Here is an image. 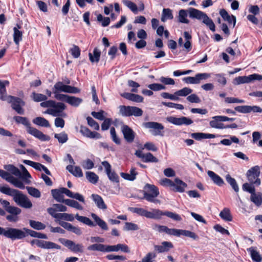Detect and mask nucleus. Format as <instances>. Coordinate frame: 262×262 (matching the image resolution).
I'll use <instances>...</instances> for the list:
<instances>
[{
	"instance_id": "f257e3e1",
	"label": "nucleus",
	"mask_w": 262,
	"mask_h": 262,
	"mask_svg": "<svg viewBox=\"0 0 262 262\" xmlns=\"http://www.w3.org/2000/svg\"><path fill=\"white\" fill-rule=\"evenodd\" d=\"M128 210L132 212L148 219L159 220L162 215H166L174 221H180L182 220V217L178 214L170 211L163 212L158 209H151V211H149L142 208L129 207Z\"/></svg>"
},
{
	"instance_id": "f03ea898",
	"label": "nucleus",
	"mask_w": 262,
	"mask_h": 262,
	"mask_svg": "<svg viewBox=\"0 0 262 262\" xmlns=\"http://www.w3.org/2000/svg\"><path fill=\"white\" fill-rule=\"evenodd\" d=\"M7 80H0V99L12 103V107L18 114L23 115L24 110L21 107L25 104V102L20 98L12 96H7L6 94V86L9 84Z\"/></svg>"
},
{
	"instance_id": "7ed1b4c3",
	"label": "nucleus",
	"mask_w": 262,
	"mask_h": 262,
	"mask_svg": "<svg viewBox=\"0 0 262 262\" xmlns=\"http://www.w3.org/2000/svg\"><path fill=\"white\" fill-rule=\"evenodd\" d=\"M13 119L18 123L24 125L26 127V130L28 134L39 139L41 141H49L50 137L37 129L31 126V124L27 118L21 116H14Z\"/></svg>"
},
{
	"instance_id": "20e7f679",
	"label": "nucleus",
	"mask_w": 262,
	"mask_h": 262,
	"mask_svg": "<svg viewBox=\"0 0 262 262\" xmlns=\"http://www.w3.org/2000/svg\"><path fill=\"white\" fill-rule=\"evenodd\" d=\"M189 16L192 18H196L198 20H203V23L208 26L210 30L215 31V26L212 20L206 14L198 9L190 8L188 10Z\"/></svg>"
},
{
	"instance_id": "39448f33",
	"label": "nucleus",
	"mask_w": 262,
	"mask_h": 262,
	"mask_svg": "<svg viewBox=\"0 0 262 262\" xmlns=\"http://www.w3.org/2000/svg\"><path fill=\"white\" fill-rule=\"evenodd\" d=\"M91 216L95 222L96 224H94L89 218L85 216H80L78 214H76L75 218L78 221L90 227H94L96 225H97L102 230H107L108 229L106 223L97 215L93 213L91 214Z\"/></svg>"
},
{
	"instance_id": "423d86ee",
	"label": "nucleus",
	"mask_w": 262,
	"mask_h": 262,
	"mask_svg": "<svg viewBox=\"0 0 262 262\" xmlns=\"http://www.w3.org/2000/svg\"><path fill=\"white\" fill-rule=\"evenodd\" d=\"M0 235H3L12 240L21 239L26 237V233L23 229L21 230L13 228H3L1 227H0Z\"/></svg>"
},
{
	"instance_id": "0eeeda50",
	"label": "nucleus",
	"mask_w": 262,
	"mask_h": 262,
	"mask_svg": "<svg viewBox=\"0 0 262 262\" xmlns=\"http://www.w3.org/2000/svg\"><path fill=\"white\" fill-rule=\"evenodd\" d=\"M159 194L158 188L155 185L146 184L144 187L143 199L148 202L160 203L155 198Z\"/></svg>"
},
{
	"instance_id": "6e6552de",
	"label": "nucleus",
	"mask_w": 262,
	"mask_h": 262,
	"mask_svg": "<svg viewBox=\"0 0 262 262\" xmlns=\"http://www.w3.org/2000/svg\"><path fill=\"white\" fill-rule=\"evenodd\" d=\"M119 109L120 114L123 116L140 117L143 114V111L140 108L136 106L120 105Z\"/></svg>"
},
{
	"instance_id": "1a4fd4ad",
	"label": "nucleus",
	"mask_w": 262,
	"mask_h": 262,
	"mask_svg": "<svg viewBox=\"0 0 262 262\" xmlns=\"http://www.w3.org/2000/svg\"><path fill=\"white\" fill-rule=\"evenodd\" d=\"M13 199L18 206L23 208L30 209L32 207V203L29 198L19 190L17 191Z\"/></svg>"
},
{
	"instance_id": "9d476101",
	"label": "nucleus",
	"mask_w": 262,
	"mask_h": 262,
	"mask_svg": "<svg viewBox=\"0 0 262 262\" xmlns=\"http://www.w3.org/2000/svg\"><path fill=\"white\" fill-rule=\"evenodd\" d=\"M144 126L148 129H149L150 133L155 136H163L164 134L163 130L164 129V126L160 123L156 122H147L143 124Z\"/></svg>"
},
{
	"instance_id": "9b49d317",
	"label": "nucleus",
	"mask_w": 262,
	"mask_h": 262,
	"mask_svg": "<svg viewBox=\"0 0 262 262\" xmlns=\"http://www.w3.org/2000/svg\"><path fill=\"white\" fill-rule=\"evenodd\" d=\"M66 108V106L64 103L55 102L54 106L52 108H48L45 113L54 117L60 116L65 118L67 117V114L62 112Z\"/></svg>"
},
{
	"instance_id": "f8f14e48",
	"label": "nucleus",
	"mask_w": 262,
	"mask_h": 262,
	"mask_svg": "<svg viewBox=\"0 0 262 262\" xmlns=\"http://www.w3.org/2000/svg\"><path fill=\"white\" fill-rule=\"evenodd\" d=\"M53 91L64 92L71 94H76L80 92V89L76 87L64 84L62 82H56L53 87Z\"/></svg>"
},
{
	"instance_id": "ddd939ff",
	"label": "nucleus",
	"mask_w": 262,
	"mask_h": 262,
	"mask_svg": "<svg viewBox=\"0 0 262 262\" xmlns=\"http://www.w3.org/2000/svg\"><path fill=\"white\" fill-rule=\"evenodd\" d=\"M260 174L259 166H255L251 168L247 172V177L249 181L257 186L260 184V180L258 178Z\"/></svg>"
},
{
	"instance_id": "4468645a",
	"label": "nucleus",
	"mask_w": 262,
	"mask_h": 262,
	"mask_svg": "<svg viewBox=\"0 0 262 262\" xmlns=\"http://www.w3.org/2000/svg\"><path fill=\"white\" fill-rule=\"evenodd\" d=\"M60 242L69 249L74 252L82 253L83 246L82 244H76L73 241L64 238H60Z\"/></svg>"
},
{
	"instance_id": "2eb2a0df",
	"label": "nucleus",
	"mask_w": 262,
	"mask_h": 262,
	"mask_svg": "<svg viewBox=\"0 0 262 262\" xmlns=\"http://www.w3.org/2000/svg\"><path fill=\"white\" fill-rule=\"evenodd\" d=\"M211 74L207 73H198L194 77H187L183 78V80L186 83L199 84L201 80H206L209 78Z\"/></svg>"
},
{
	"instance_id": "dca6fc26",
	"label": "nucleus",
	"mask_w": 262,
	"mask_h": 262,
	"mask_svg": "<svg viewBox=\"0 0 262 262\" xmlns=\"http://www.w3.org/2000/svg\"><path fill=\"white\" fill-rule=\"evenodd\" d=\"M166 120L176 125H189L193 123V121L191 119L186 117L177 118L173 116H169L166 118Z\"/></svg>"
},
{
	"instance_id": "f3484780",
	"label": "nucleus",
	"mask_w": 262,
	"mask_h": 262,
	"mask_svg": "<svg viewBox=\"0 0 262 262\" xmlns=\"http://www.w3.org/2000/svg\"><path fill=\"white\" fill-rule=\"evenodd\" d=\"M121 129L125 140L128 143L133 142L135 137V133L133 129L125 124L121 126Z\"/></svg>"
},
{
	"instance_id": "a211bd4d",
	"label": "nucleus",
	"mask_w": 262,
	"mask_h": 262,
	"mask_svg": "<svg viewBox=\"0 0 262 262\" xmlns=\"http://www.w3.org/2000/svg\"><path fill=\"white\" fill-rule=\"evenodd\" d=\"M184 37L185 42L183 43V38L180 37L178 40V44L180 46H183L187 52H189L192 49L191 42L192 36L188 32L185 31L184 32Z\"/></svg>"
},
{
	"instance_id": "6ab92c4d",
	"label": "nucleus",
	"mask_w": 262,
	"mask_h": 262,
	"mask_svg": "<svg viewBox=\"0 0 262 262\" xmlns=\"http://www.w3.org/2000/svg\"><path fill=\"white\" fill-rule=\"evenodd\" d=\"M7 212L10 214L6 216V219L11 222L15 223L18 221V215L21 213V209L17 207L9 208Z\"/></svg>"
},
{
	"instance_id": "aec40b11",
	"label": "nucleus",
	"mask_w": 262,
	"mask_h": 262,
	"mask_svg": "<svg viewBox=\"0 0 262 262\" xmlns=\"http://www.w3.org/2000/svg\"><path fill=\"white\" fill-rule=\"evenodd\" d=\"M80 133L84 137L91 139H100L101 138V135L96 132H92L88 127L81 126L80 127Z\"/></svg>"
},
{
	"instance_id": "412c9836",
	"label": "nucleus",
	"mask_w": 262,
	"mask_h": 262,
	"mask_svg": "<svg viewBox=\"0 0 262 262\" xmlns=\"http://www.w3.org/2000/svg\"><path fill=\"white\" fill-rule=\"evenodd\" d=\"M119 250L125 253L129 252V249L127 246L124 244H119L116 245H106V252H117Z\"/></svg>"
},
{
	"instance_id": "4be33fe9",
	"label": "nucleus",
	"mask_w": 262,
	"mask_h": 262,
	"mask_svg": "<svg viewBox=\"0 0 262 262\" xmlns=\"http://www.w3.org/2000/svg\"><path fill=\"white\" fill-rule=\"evenodd\" d=\"M121 96L130 101L135 102H142L143 101V97L139 95L135 94L130 93H124L121 94Z\"/></svg>"
},
{
	"instance_id": "5701e85b",
	"label": "nucleus",
	"mask_w": 262,
	"mask_h": 262,
	"mask_svg": "<svg viewBox=\"0 0 262 262\" xmlns=\"http://www.w3.org/2000/svg\"><path fill=\"white\" fill-rule=\"evenodd\" d=\"M91 198L98 208L102 210H105L107 208V206L101 196L96 194H92Z\"/></svg>"
},
{
	"instance_id": "b1692460",
	"label": "nucleus",
	"mask_w": 262,
	"mask_h": 262,
	"mask_svg": "<svg viewBox=\"0 0 262 262\" xmlns=\"http://www.w3.org/2000/svg\"><path fill=\"white\" fill-rule=\"evenodd\" d=\"M62 190L63 194H65L69 198H73L78 200L81 202H84V197L79 193H73L71 191L68 189L64 187H62Z\"/></svg>"
},
{
	"instance_id": "393cba45",
	"label": "nucleus",
	"mask_w": 262,
	"mask_h": 262,
	"mask_svg": "<svg viewBox=\"0 0 262 262\" xmlns=\"http://www.w3.org/2000/svg\"><path fill=\"white\" fill-rule=\"evenodd\" d=\"M173 247L172 244L169 242H163L161 245H156L155 246V249L159 253L168 252L170 249Z\"/></svg>"
},
{
	"instance_id": "a878e982",
	"label": "nucleus",
	"mask_w": 262,
	"mask_h": 262,
	"mask_svg": "<svg viewBox=\"0 0 262 262\" xmlns=\"http://www.w3.org/2000/svg\"><path fill=\"white\" fill-rule=\"evenodd\" d=\"M174 185L172 186V187H173V190L177 192H183L185 191V188L187 186L186 183H185L179 178H176L174 179Z\"/></svg>"
},
{
	"instance_id": "bb28decb",
	"label": "nucleus",
	"mask_w": 262,
	"mask_h": 262,
	"mask_svg": "<svg viewBox=\"0 0 262 262\" xmlns=\"http://www.w3.org/2000/svg\"><path fill=\"white\" fill-rule=\"evenodd\" d=\"M208 176L210 178L212 181L216 185L221 186L224 184L223 180L217 174L214 173L213 171L208 170L207 171Z\"/></svg>"
},
{
	"instance_id": "cd10ccee",
	"label": "nucleus",
	"mask_w": 262,
	"mask_h": 262,
	"mask_svg": "<svg viewBox=\"0 0 262 262\" xmlns=\"http://www.w3.org/2000/svg\"><path fill=\"white\" fill-rule=\"evenodd\" d=\"M220 14L225 21H228L229 24L233 23V27L235 26L236 17L234 15H229L227 11L224 9L220 10Z\"/></svg>"
},
{
	"instance_id": "c85d7f7f",
	"label": "nucleus",
	"mask_w": 262,
	"mask_h": 262,
	"mask_svg": "<svg viewBox=\"0 0 262 262\" xmlns=\"http://www.w3.org/2000/svg\"><path fill=\"white\" fill-rule=\"evenodd\" d=\"M51 193L53 198L57 202L60 203H63L66 199H63V195L62 188L55 189L51 190Z\"/></svg>"
},
{
	"instance_id": "c756f323",
	"label": "nucleus",
	"mask_w": 262,
	"mask_h": 262,
	"mask_svg": "<svg viewBox=\"0 0 262 262\" xmlns=\"http://www.w3.org/2000/svg\"><path fill=\"white\" fill-rule=\"evenodd\" d=\"M71 173L77 177H82L83 176L82 171L79 166L73 167L72 165H69L66 167Z\"/></svg>"
},
{
	"instance_id": "7c9ffc66",
	"label": "nucleus",
	"mask_w": 262,
	"mask_h": 262,
	"mask_svg": "<svg viewBox=\"0 0 262 262\" xmlns=\"http://www.w3.org/2000/svg\"><path fill=\"white\" fill-rule=\"evenodd\" d=\"M18 190L11 188L7 185L0 186V192L3 194L14 197Z\"/></svg>"
},
{
	"instance_id": "2f4dec72",
	"label": "nucleus",
	"mask_w": 262,
	"mask_h": 262,
	"mask_svg": "<svg viewBox=\"0 0 262 262\" xmlns=\"http://www.w3.org/2000/svg\"><path fill=\"white\" fill-rule=\"evenodd\" d=\"M250 200L257 207L260 206L262 204V193L254 192L251 195Z\"/></svg>"
},
{
	"instance_id": "473e14b6",
	"label": "nucleus",
	"mask_w": 262,
	"mask_h": 262,
	"mask_svg": "<svg viewBox=\"0 0 262 262\" xmlns=\"http://www.w3.org/2000/svg\"><path fill=\"white\" fill-rule=\"evenodd\" d=\"M191 137L197 140L202 139H212L215 138V136L213 134H206L203 133H194L191 135Z\"/></svg>"
},
{
	"instance_id": "72a5a7b5",
	"label": "nucleus",
	"mask_w": 262,
	"mask_h": 262,
	"mask_svg": "<svg viewBox=\"0 0 262 262\" xmlns=\"http://www.w3.org/2000/svg\"><path fill=\"white\" fill-rule=\"evenodd\" d=\"M32 122L35 124L42 127H49L50 126L49 122L43 117H36L32 120Z\"/></svg>"
},
{
	"instance_id": "f704fd0d",
	"label": "nucleus",
	"mask_w": 262,
	"mask_h": 262,
	"mask_svg": "<svg viewBox=\"0 0 262 262\" xmlns=\"http://www.w3.org/2000/svg\"><path fill=\"white\" fill-rule=\"evenodd\" d=\"M101 52L97 48H95L93 52V53H90L89 54L90 60L92 62H98L100 59Z\"/></svg>"
},
{
	"instance_id": "c9c22d12",
	"label": "nucleus",
	"mask_w": 262,
	"mask_h": 262,
	"mask_svg": "<svg viewBox=\"0 0 262 262\" xmlns=\"http://www.w3.org/2000/svg\"><path fill=\"white\" fill-rule=\"evenodd\" d=\"M252 81L251 75L248 76H238L234 79V84L238 85L242 83H250Z\"/></svg>"
},
{
	"instance_id": "e433bc0d",
	"label": "nucleus",
	"mask_w": 262,
	"mask_h": 262,
	"mask_svg": "<svg viewBox=\"0 0 262 262\" xmlns=\"http://www.w3.org/2000/svg\"><path fill=\"white\" fill-rule=\"evenodd\" d=\"M138 173L136 171L135 168H132L129 173H121V176L124 179L129 181H134L136 178Z\"/></svg>"
},
{
	"instance_id": "4c0bfd02",
	"label": "nucleus",
	"mask_w": 262,
	"mask_h": 262,
	"mask_svg": "<svg viewBox=\"0 0 262 262\" xmlns=\"http://www.w3.org/2000/svg\"><path fill=\"white\" fill-rule=\"evenodd\" d=\"M17 26V28L14 27L13 28V39L15 44L18 45L19 41L22 40L23 33L18 30L20 28V27L18 25Z\"/></svg>"
},
{
	"instance_id": "58836bf2",
	"label": "nucleus",
	"mask_w": 262,
	"mask_h": 262,
	"mask_svg": "<svg viewBox=\"0 0 262 262\" xmlns=\"http://www.w3.org/2000/svg\"><path fill=\"white\" fill-rule=\"evenodd\" d=\"M4 168L16 177L21 176V172L19 169L12 164L5 165Z\"/></svg>"
},
{
	"instance_id": "ea45409f",
	"label": "nucleus",
	"mask_w": 262,
	"mask_h": 262,
	"mask_svg": "<svg viewBox=\"0 0 262 262\" xmlns=\"http://www.w3.org/2000/svg\"><path fill=\"white\" fill-rule=\"evenodd\" d=\"M250 252L251 258L253 260L256 262H260L262 258L259 253L255 249L254 247H251L248 249Z\"/></svg>"
},
{
	"instance_id": "a19ab883",
	"label": "nucleus",
	"mask_w": 262,
	"mask_h": 262,
	"mask_svg": "<svg viewBox=\"0 0 262 262\" xmlns=\"http://www.w3.org/2000/svg\"><path fill=\"white\" fill-rule=\"evenodd\" d=\"M82 102L81 98L72 96H69L67 100V103L75 107L78 106Z\"/></svg>"
},
{
	"instance_id": "79ce46f5",
	"label": "nucleus",
	"mask_w": 262,
	"mask_h": 262,
	"mask_svg": "<svg viewBox=\"0 0 262 262\" xmlns=\"http://www.w3.org/2000/svg\"><path fill=\"white\" fill-rule=\"evenodd\" d=\"M220 216L226 221H231L232 217L229 208H225L219 214Z\"/></svg>"
},
{
	"instance_id": "37998d69",
	"label": "nucleus",
	"mask_w": 262,
	"mask_h": 262,
	"mask_svg": "<svg viewBox=\"0 0 262 262\" xmlns=\"http://www.w3.org/2000/svg\"><path fill=\"white\" fill-rule=\"evenodd\" d=\"M8 182L12 184L15 187H17L21 189H23L25 187L24 183L20 180L12 176H11V177L10 178Z\"/></svg>"
},
{
	"instance_id": "c03bdc74",
	"label": "nucleus",
	"mask_w": 262,
	"mask_h": 262,
	"mask_svg": "<svg viewBox=\"0 0 262 262\" xmlns=\"http://www.w3.org/2000/svg\"><path fill=\"white\" fill-rule=\"evenodd\" d=\"M106 245L102 244H95L89 246L88 250L91 251H98L101 252H106Z\"/></svg>"
},
{
	"instance_id": "a18cd8bd",
	"label": "nucleus",
	"mask_w": 262,
	"mask_h": 262,
	"mask_svg": "<svg viewBox=\"0 0 262 262\" xmlns=\"http://www.w3.org/2000/svg\"><path fill=\"white\" fill-rule=\"evenodd\" d=\"M85 177L89 182L95 184L99 180L98 176L94 172L91 171H87L85 173Z\"/></svg>"
},
{
	"instance_id": "49530a36",
	"label": "nucleus",
	"mask_w": 262,
	"mask_h": 262,
	"mask_svg": "<svg viewBox=\"0 0 262 262\" xmlns=\"http://www.w3.org/2000/svg\"><path fill=\"white\" fill-rule=\"evenodd\" d=\"M29 225L31 227L37 230H43L46 228L45 224L41 222L34 220H29Z\"/></svg>"
},
{
	"instance_id": "de8ad7c7",
	"label": "nucleus",
	"mask_w": 262,
	"mask_h": 262,
	"mask_svg": "<svg viewBox=\"0 0 262 262\" xmlns=\"http://www.w3.org/2000/svg\"><path fill=\"white\" fill-rule=\"evenodd\" d=\"M64 203L69 206L76 208L78 210H81L83 209L82 206L79 204L78 202L73 200L66 199L64 201Z\"/></svg>"
},
{
	"instance_id": "09e8293b",
	"label": "nucleus",
	"mask_w": 262,
	"mask_h": 262,
	"mask_svg": "<svg viewBox=\"0 0 262 262\" xmlns=\"http://www.w3.org/2000/svg\"><path fill=\"white\" fill-rule=\"evenodd\" d=\"M54 138H56L59 143L63 144L68 140V136L67 133L63 132L59 134H55Z\"/></svg>"
},
{
	"instance_id": "8fccbe9b",
	"label": "nucleus",
	"mask_w": 262,
	"mask_h": 262,
	"mask_svg": "<svg viewBox=\"0 0 262 262\" xmlns=\"http://www.w3.org/2000/svg\"><path fill=\"white\" fill-rule=\"evenodd\" d=\"M31 98L35 102H40L45 101L48 99V97L42 94L36 93L33 92L31 95Z\"/></svg>"
},
{
	"instance_id": "3c124183",
	"label": "nucleus",
	"mask_w": 262,
	"mask_h": 262,
	"mask_svg": "<svg viewBox=\"0 0 262 262\" xmlns=\"http://www.w3.org/2000/svg\"><path fill=\"white\" fill-rule=\"evenodd\" d=\"M123 4L129 8L135 14H137L138 12V8L137 5L133 2L129 0H123Z\"/></svg>"
},
{
	"instance_id": "603ef678",
	"label": "nucleus",
	"mask_w": 262,
	"mask_h": 262,
	"mask_svg": "<svg viewBox=\"0 0 262 262\" xmlns=\"http://www.w3.org/2000/svg\"><path fill=\"white\" fill-rule=\"evenodd\" d=\"M173 18L172 11L169 9H163L161 20L164 22L167 19H171Z\"/></svg>"
},
{
	"instance_id": "864d4df0",
	"label": "nucleus",
	"mask_w": 262,
	"mask_h": 262,
	"mask_svg": "<svg viewBox=\"0 0 262 262\" xmlns=\"http://www.w3.org/2000/svg\"><path fill=\"white\" fill-rule=\"evenodd\" d=\"M23 162L24 164L29 165V166L33 167L35 169H36L37 170H39V171L41 170L43 166V165L41 164L40 163L33 162L32 161H30V160H24Z\"/></svg>"
},
{
	"instance_id": "5fc2aeb1",
	"label": "nucleus",
	"mask_w": 262,
	"mask_h": 262,
	"mask_svg": "<svg viewBox=\"0 0 262 262\" xmlns=\"http://www.w3.org/2000/svg\"><path fill=\"white\" fill-rule=\"evenodd\" d=\"M226 180L227 182L230 184L232 188L235 191L238 192L239 190L238 186L236 183L235 180L231 177L229 174H227L226 176Z\"/></svg>"
},
{
	"instance_id": "6e6d98bb",
	"label": "nucleus",
	"mask_w": 262,
	"mask_h": 262,
	"mask_svg": "<svg viewBox=\"0 0 262 262\" xmlns=\"http://www.w3.org/2000/svg\"><path fill=\"white\" fill-rule=\"evenodd\" d=\"M187 16V11L182 9L180 10L179 13V21L182 23L188 24L189 21L186 18Z\"/></svg>"
},
{
	"instance_id": "4d7b16f0",
	"label": "nucleus",
	"mask_w": 262,
	"mask_h": 262,
	"mask_svg": "<svg viewBox=\"0 0 262 262\" xmlns=\"http://www.w3.org/2000/svg\"><path fill=\"white\" fill-rule=\"evenodd\" d=\"M28 193L31 196L36 198H39L41 196V193L39 190L34 187H26Z\"/></svg>"
},
{
	"instance_id": "13d9d810",
	"label": "nucleus",
	"mask_w": 262,
	"mask_h": 262,
	"mask_svg": "<svg viewBox=\"0 0 262 262\" xmlns=\"http://www.w3.org/2000/svg\"><path fill=\"white\" fill-rule=\"evenodd\" d=\"M143 161L144 162H155L159 161L158 159L150 152L144 154Z\"/></svg>"
},
{
	"instance_id": "bf43d9fd",
	"label": "nucleus",
	"mask_w": 262,
	"mask_h": 262,
	"mask_svg": "<svg viewBox=\"0 0 262 262\" xmlns=\"http://www.w3.org/2000/svg\"><path fill=\"white\" fill-rule=\"evenodd\" d=\"M69 52L75 58H77L80 55V50L78 46L73 45L69 50Z\"/></svg>"
},
{
	"instance_id": "052dcab7",
	"label": "nucleus",
	"mask_w": 262,
	"mask_h": 262,
	"mask_svg": "<svg viewBox=\"0 0 262 262\" xmlns=\"http://www.w3.org/2000/svg\"><path fill=\"white\" fill-rule=\"evenodd\" d=\"M192 92V90L189 88H184L181 90L177 91L175 92V94L179 96H186L189 94H191Z\"/></svg>"
},
{
	"instance_id": "680f3d73",
	"label": "nucleus",
	"mask_w": 262,
	"mask_h": 262,
	"mask_svg": "<svg viewBox=\"0 0 262 262\" xmlns=\"http://www.w3.org/2000/svg\"><path fill=\"white\" fill-rule=\"evenodd\" d=\"M232 142L238 143L239 140L237 137L232 136L230 137V139H224L220 142L221 144L227 146L230 145Z\"/></svg>"
},
{
	"instance_id": "e2e57ef3",
	"label": "nucleus",
	"mask_w": 262,
	"mask_h": 262,
	"mask_svg": "<svg viewBox=\"0 0 262 262\" xmlns=\"http://www.w3.org/2000/svg\"><path fill=\"white\" fill-rule=\"evenodd\" d=\"M156 256L155 252H149L142 259L141 262H153Z\"/></svg>"
},
{
	"instance_id": "0e129e2a",
	"label": "nucleus",
	"mask_w": 262,
	"mask_h": 262,
	"mask_svg": "<svg viewBox=\"0 0 262 262\" xmlns=\"http://www.w3.org/2000/svg\"><path fill=\"white\" fill-rule=\"evenodd\" d=\"M181 235L189 237L193 239H196L198 238V236L194 232L188 230L180 229L179 236Z\"/></svg>"
},
{
	"instance_id": "69168bd1",
	"label": "nucleus",
	"mask_w": 262,
	"mask_h": 262,
	"mask_svg": "<svg viewBox=\"0 0 262 262\" xmlns=\"http://www.w3.org/2000/svg\"><path fill=\"white\" fill-rule=\"evenodd\" d=\"M138 229L139 227L137 225L130 222H126L123 227V230L125 231L137 230Z\"/></svg>"
},
{
	"instance_id": "338daca9",
	"label": "nucleus",
	"mask_w": 262,
	"mask_h": 262,
	"mask_svg": "<svg viewBox=\"0 0 262 262\" xmlns=\"http://www.w3.org/2000/svg\"><path fill=\"white\" fill-rule=\"evenodd\" d=\"M86 120L88 122V124L91 127H93L94 129L96 130H98L99 129V124L96 121H95L92 117H88L86 118Z\"/></svg>"
},
{
	"instance_id": "774afa93",
	"label": "nucleus",
	"mask_w": 262,
	"mask_h": 262,
	"mask_svg": "<svg viewBox=\"0 0 262 262\" xmlns=\"http://www.w3.org/2000/svg\"><path fill=\"white\" fill-rule=\"evenodd\" d=\"M235 110L241 113H250V106L249 105H241L235 107Z\"/></svg>"
}]
</instances>
